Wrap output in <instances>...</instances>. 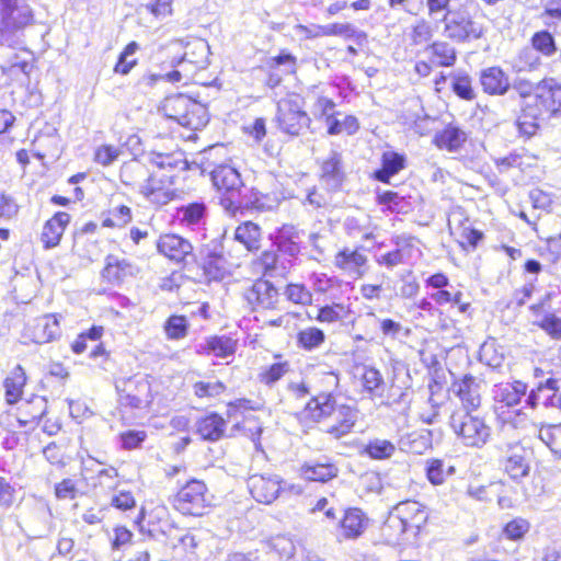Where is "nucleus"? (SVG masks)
I'll list each match as a JSON object with an SVG mask.
<instances>
[{
  "label": "nucleus",
  "instance_id": "c85d7f7f",
  "mask_svg": "<svg viewBox=\"0 0 561 561\" xmlns=\"http://www.w3.org/2000/svg\"><path fill=\"white\" fill-rule=\"evenodd\" d=\"M227 422L217 413H209L197 422V433L205 440L217 442L225 435Z\"/></svg>",
  "mask_w": 561,
  "mask_h": 561
},
{
  "label": "nucleus",
  "instance_id": "c9c22d12",
  "mask_svg": "<svg viewBox=\"0 0 561 561\" xmlns=\"http://www.w3.org/2000/svg\"><path fill=\"white\" fill-rule=\"evenodd\" d=\"M301 476L309 481L327 482L339 473L337 467L330 462H306L300 468Z\"/></svg>",
  "mask_w": 561,
  "mask_h": 561
},
{
  "label": "nucleus",
  "instance_id": "5fc2aeb1",
  "mask_svg": "<svg viewBox=\"0 0 561 561\" xmlns=\"http://www.w3.org/2000/svg\"><path fill=\"white\" fill-rule=\"evenodd\" d=\"M451 89L455 94L462 100L472 101L476 98L472 80L468 75H455L453 77Z\"/></svg>",
  "mask_w": 561,
  "mask_h": 561
},
{
  "label": "nucleus",
  "instance_id": "7c9ffc66",
  "mask_svg": "<svg viewBox=\"0 0 561 561\" xmlns=\"http://www.w3.org/2000/svg\"><path fill=\"white\" fill-rule=\"evenodd\" d=\"M405 168V156L396 151H385L381 157V168L375 171L376 180L389 183L390 179Z\"/></svg>",
  "mask_w": 561,
  "mask_h": 561
},
{
  "label": "nucleus",
  "instance_id": "3c124183",
  "mask_svg": "<svg viewBox=\"0 0 561 561\" xmlns=\"http://www.w3.org/2000/svg\"><path fill=\"white\" fill-rule=\"evenodd\" d=\"M531 46L533 49L546 57H550L557 51L554 37L548 31L536 32L531 37Z\"/></svg>",
  "mask_w": 561,
  "mask_h": 561
},
{
  "label": "nucleus",
  "instance_id": "f8f14e48",
  "mask_svg": "<svg viewBox=\"0 0 561 561\" xmlns=\"http://www.w3.org/2000/svg\"><path fill=\"white\" fill-rule=\"evenodd\" d=\"M172 176L149 175L144 184L140 185V194L157 206L167 205L174 196Z\"/></svg>",
  "mask_w": 561,
  "mask_h": 561
},
{
  "label": "nucleus",
  "instance_id": "774afa93",
  "mask_svg": "<svg viewBox=\"0 0 561 561\" xmlns=\"http://www.w3.org/2000/svg\"><path fill=\"white\" fill-rule=\"evenodd\" d=\"M541 329H543L548 334L560 337L561 336V318H558L554 314H546L539 322Z\"/></svg>",
  "mask_w": 561,
  "mask_h": 561
},
{
  "label": "nucleus",
  "instance_id": "c03bdc74",
  "mask_svg": "<svg viewBox=\"0 0 561 561\" xmlns=\"http://www.w3.org/2000/svg\"><path fill=\"white\" fill-rule=\"evenodd\" d=\"M290 370V364L287 360L276 362L261 368L257 378L260 382L272 387L280 380Z\"/></svg>",
  "mask_w": 561,
  "mask_h": 561
},
{
  "label": "nucleus",
  "instance_id": "1a4fd4ad",
  "mask_svg": "<svg viewBox=\"0 0 561 561\" xmlns=\"http://www.w3.org/2000/svg\"><path fill=\"white\" fill-rule=\"evenodd\" d=\"M210 176L216 188L228 195L221 204L229 211V199H237L244 187L240 173L231 165L220 164L210 172Z\"/></svg>",
  "mask_w": 561,
  "mask_h": 561
},
{
  "label": "nucleus",
  "instance_id": "0e129e2a",
  "mask_svg": "<svg viewBox=\"0 0 561 561\" xmlns=\"http://www.w3.org/2000/svg\"><path fill=\"white\" fill-rule=\"evenodd\" d=\"M529 530V523L524 518H515L507 523L504 534L508 539L518 540Z\"/></svg>",
  "mask_w": 561,
  "mask_h": 561
},
{
  "label": "nucleus",
  "instance_id": "de8ad7c7",
  "mask_svg": "<svg viewBox=\"0 0 561 561\" xmlns=\"http://www.w3.org/2000/svg\"><path fill=\"white\" fill-rule=\"evenodd\" d=\"M512 66L516 72L533 71L540 66V58L531 48L525 47L518 51Z\"/></svg>",
  "mask_w": 561,
  "mask_h": 561
},
{
  "label": "nucleus",
  "instance_id": "052dcab7",
  "mask_svg": "<svg viewBox=\"0 0 561 561\" xmlns=\"http://www.w3.org/2000/svg\"><path fill=\"white\" fill-rule=\"evenodd\" d=\"M131 220V211L127 206H119L110 211V216L103 221L107 227H123Z\"/></svg>",
  "mask_w": 561,
  "mask_h": 561
},
{
  "label": "nucleus",
  "instance_id": "4468645a",
  "mask_svg": "<svg viewBox=\"0 0 561 561\" xmlns=\"http://www.w3.org/2000/svg\"><path fill=\"white\" fill-rule=\"evenodd\" d=\"M24 336L36 344L51 342L60 336L59 322L53 314L41 317L26 328Z\"/></svg>",
  "mask_w": 561,
  "mask_h": 561
},
{
  "label": "nucleus",
  "instance_id": "a878e982",
  "mask_svg": "<svg viewBox=\"0 0 561 561\" xmlns=\"http://www.w3.org/2000/svg\"><path fill=\"white\" fill-rule=\"evenodd\" d=\"M467 141V134L455 125H447L443 130L437 131L433 138V144L448 152H457Z\"/></svg>",
  "mask_w": 561,
  "mask_h": 561
},
{
  "label": "nucleus",
  "instance_id": "4c0bfd02",
  "mask_svg": "<svg viewBox=\"0 0 561 561\" xmlns=\"http://www.w3.org/2000/svg\"><path fill=\"white\" fill-rule=\"evenodd\" d=\"M541 96L536 94L534 98V104L522 105V114L517 119V126L519 133L526 135L528 137L536 134L539 123L538 117L540 115V110L537 106V102Z\"/></svg>",
  "mask_w": 561,
  "mask_h": 561
},
{
  "label": "nucleus",
  "instance_id": "ea45409f",
  "mask_svg": "<svg viewBox=\"0 0 561 561\" xmlns=\"http://www.w3.org/2000/svg\"><path fill=\"white\" fill-rule=\"evenodd\" d=\"M150 163L157 165L159 169L169 170H187L188 164L184 157L183 151H174L171 153H162L152 151L148 156Z\"/></svg>",
  "mask_w": 561,
  "mask_h": 561
},
{
  "label": "nucleus",
  "instance_id": "09e8293b",
  "mask_svg": "<svg viewBox=\"0 0 561 561\" xmlns=\"http://www.w3.org/2000/svg\"><path fill=\"white\" fill-rule=\"evenodd\" d=\"M325 340L324 332L318 328H307L298 332L297 344L299 347L311 351L319 347Z\"/></svg>",
  "mask_w": 561,
  "mask_h": 561
},
{
  "label": "nucleus",
  "instance_id": "423d86ee",
  "mask_svg": "<svg viewBox=\"0 0 561 561\" xmlns=\"http://www.w3.org/2000/svg\"><path fill=\"white\" fill-rule=\"evenodd\" d=\"M119 403L133 409L147 408L152 401L151 385L147 376L134 375L116 381Z\"/></svg>",
  "mask_w": 561,
  "mask_h": 561
},
{
  "label": "nucleus",
  "instance_id": "6e6552de",
  "mask_svg": "<svg viewBox=\"0 0 561 561\" xmlns=\"http://www.w3.org/2000/svg\"><path fill=\"white\" fill-rule=\"evenodd\" d=\"M247 484L253 499L263 504L273 503L282 492H286V483L279 476L272 473L252 474Z\"/></svg>",
  "mask_w": 561,
  "mask_h": 561
},
{
  "label": "nucleus",
  "instance_id": "f704fd0d",
  "mask_svg": "<svg viewBox=\"0 0 561 561\" xmlns=\"http://www.w3.org/2000/svg\"><path fill=\"white\" fill-rule=\"evenodd\" d=\"M25 383V371L21 365H18L9 373L3 382L5 400L9 404H14L21 399Z\"/></svg>",
  "mask_w": 561,
  "mask_h": 561
},
{
  "label": "nucleus",
  "instance_id": "f3484780",
  "mask_svg": "<svg viewBox=\"0 0 561 561\" xmlns=\"http://www.w3.org/2000/svg\"><path fill=\"white\" fill-rule=\"evenodd\" d=\"M480 83L489 95H504L511 88L508 75L499 66H492L480 72Z\"/></svg>",
  "mask_w": 561,
  "mask_h": 561
},
{
  "label": "nucleus",
  "instance_id": "a211bd4d",
  "mask_svg": "<svg viewBox=\"0 0 561 561\" xmlns=\"http://www.w3.org/2000/svg\"><path fill=\"white\" fill-rule=\"evenodd\" d=\"M157 248L159 253L176 262L184 261L193 251L191 242L178 234L161 236Z\"/></svg>",
  "mask_w": 561,
  "mask_h": 561
},
{
  "label": "nucleus",
  "instance_id": "412c9836",
  "mask_svg": "<svg viewBox=\"0 0 561 561\" xmlns=\"http://www.w3.org/2000/svg\"><path fill=\"white\" fill-rule=\"evenodd\" d=\"M339 405L331 392H319L305 407V413L314 422H321L333 415Z\"/></svg>",
  "mask_w": 561,
  "mask_h": 561
},
{
  "label": "nucleus",
  "instance_id": "a18cd8bd",
  "mask_svg": "<svg viewBox=\"0 0 561 561\" xmlns=\"http://www.w3.org/2000/svg\"><path fill=\"white\" fill-rule=\"evenodd\" d=\"M538 436L556 456L561 457V423L542 425Z\"/></svg>",
  "mask_w": 561,
  "mask_h": 561
},
{
  "label": "nucleus",
  "instance_id": "4d7b16f0",
  "mask_svg": "<svg viewBox=\"0 0 561 561\" xmlns=\"http://www.w3.org/2000/svg\"><path fill=\"white\" fill-rule=\"evenodd\" d=\"M139 46L136 42H130L124 50L121 53L118 57V61L115 65L114 71L116 73L121 75H127L131 68L136 65V59H128L130 56H133L137 50Z\"/></svg>",
  "mask_w": 561,
  "mask_h": 561
},
{
  "label": "nucleus",
  "instance_id": "f03ea898",
  "mask_svg": "<svg viewBox=\"0 0 561 561\" xmlns=\"http://www.w3.org/2000/svg\"><path fill=\"white\" fill-rule=\"evenodd\" d=\"M161 111L168 118L192 130L204 128L209 121L204 104L181 93L167 96L162 102Z\"/></svg>",
  "mask_w": 561,
  "mask_h": 561
},
{
  "label": "nucleus",
  "instance_id": "39448f33",
  "mask_svg": "<svg viewBox=\"0 0 561 561\" xmlns=\"http://www.w3.org/2000/svg\"><path fill=\"white\" fill-rule=\"evenodd\" d=\"M274 121L277 128L289 136H299L311 122L304 110V99L298 94H289L277 102Z\"/></svg>",
  "mask_w": 561,
  "mask_h": 561
},
{
  "label": "nucleus",
  "instance_id": "7ed1b4c3",
  "mask_svg": "<svg viewBox=\"0 0 561 561\" xmlns=\"http://www.w3.org/2000/svg\"><path fill=\"white\" fill-rule=\"evenodd\" d=\"M33 19L32 8L21 2L0 10V45L12 48L22 46L24 30L33 23Z\"/></svg>",
  "mask_w": 561,
  "mask_h": 561
},
{
  "label": "nucleus",
  "instance_id": "69168bd1",
  "mask_svg": "<svg viewBox=\"0 0 561 561\" xmlns=\"http://www.w3.org/2000/svg\"><path fill=\"white\" fill-rule=\"evenodd\" d=\"M363 383L365 389L373 393L382 388V375L374 367L366 368L363 375Z\"/></svg>",
  "mask_w": 561,
  "mask_h": 561
},
{
  "label": "nucleus",
  "instance_id": "603ef678",
  "mask_svg": "<svg viewBox=\"0 0 561 561\" xmlns=\"http://www.w3.org/2000/svg\"><path fill=\"white\" fill-rule=\"evenodd\" d=\"M321 34L325 36H344L346 38H365V33L357 31L351 23H333L321 27Z\"/></svg>",
  "mask_w": 561,
  "mask_h": 561
},
{
  "label": "nucleus",
  "instance_id": "2eb2a0df",
  "mask_svg": "<svg viewBox=\"0 0 561 561\" xmlns=\"http://www.w3.org/2000/svg\"><path fill=\"white\" fill-rule=\"evenodd\" d=\"M560 391L559 381L557 379L549 378L530 391L524 400L525 405L530 409H536L539 404L548 409H558Z\"/></svg>",
  "mask_w": 561,
  "mask_h": 561
},
{
  "label": "nucleus",
  "instance_id": "37998d69",
  "mask_svg": "<svg viewBox=\"0 0 561 561\" xmlns=\"http://www.w3.org/2000/svg\"><path fill=\"white\" fill-rule=\"evenodd\" d=\"M397 450L396 445L382 438L370 439L364 447V454L375 460H386L391 458Z\"/></svg>",
  "mask_w": 561,
  "mask_h": 561
},
{
  "label": "nucleus",
  "instance_id": "dca6fc26",
  "mask_svg": "<svg viewBox=\"0 0 561 561\" xmlns=\"http://www.w3.org/2000/svg\"><path fill=\"white\" fill-rule=\"evenodd\" d=\"M392 510L414 535L419 534L421 527L426 524L428 518L425 506L416 501L408 500L400 502Z\"/></svg>",
  "mask_w": 561,
  "mask_h": 561
},
{
  "label": "nucleus",
  "instance_id": "5701e85b",
  "mask_svg": "<svg viewBox=\"0 0 561 561\" xmlns=\"http://www.w3.org/2000/svg\"><path fill=\"white\" fill-rule=\"evenodd\" d=\"M526 392L527 385L522 381L500 383L494 386L493 398L494 401L502 404V407L514 409L522 403Z\"/></svg>",
  "mask_w": 561,
  "mask_h": 561
},
{
  "label": "nucleus",
  "instance_id": "9d476101",
  "mask_svg": "<svg viewBox=\"0 0 561 561\" xmlns=\"http://www.w3.org/2000/svg\"><path fill=\"white\" fill-rule=\"evenodd\" d=\"M482 381L470 375L463 376L459 380H455L449 391L459 399L461 407L456 410H468L477 412L481 405Z\"/></svg>",
  "mask_w": 561,
  "mask_h": 561
},
{
  "label": "nucleus",
  "instance_id": "49530a36",
  "mask_svg": "<svg viewBox=\"0 0 561 561\" xmlns=\"http://www.w3.org/2000/svg\"><path fill=\"white\" fill-rule=\"evenodd\" d=\"M236 341L228 336H213L206 342V350L217 357L226 358L236 352Z\"/></svg>",
  "mask_w": 561,
  "mask_h": 561
},
{
  "label": "nucleus",
  "instance_id": "6e6d98bb",
  "mask_svg": "<svg viewBox=\"0 0 561 561\" xmlns=\"http://www.w3.org/2000/svg\"><path fill=\"white\" fill-rule=\"evenodd\" d=\"M511 87L522 99L520 106L526 104H533L531 102H529V100L533 98L534 93L538 89L542 88L540 82L534 83L533 81L524 78H516L513 81V83H511Z\"/></svg>",
  "mask_w": 561,
  "mask_h": 561
},
{
  "label": "nucleus",
  "instance_id": "864d4df0",
  "mask_svg": "<svg viewBox=\"0 0 561 561\" xmlns=\"http://www.w3.org/2000/svg\"><path fill=\"white\" fill-rule=\"evenodd\" d=\"M188 329L184 316H171L164 323V331L170 340H180L186 336Z\"/></svg>",
  "mask_w": 561,
  "mask_h": 561
},
{
  "label": "nucleus",
  "instance_id": "9b49d317",
  "mask_svg": "<svg viewBox=\"0 0 561 561\" xmlns=\"http://www.w3.org/2000/svg\"><path fill=\"white\" fill-rule=\"evenodd\" d=\"M244 298L254 311L275 310L279 305V293L268 280L259 279L244 293Z\"/></svg>",
  "mask_w": 561,
  "mask_h": 561
},
{
  "label": "nucleus",
  "instance_id": "bf43d9fd",
  "mask_svg": "<svg viewBox=\"0 0 561 561\" xmlns=\"http://www.w3.org/2000/svg\"><path fill=\"white\" fill-rule=\"evenodd\" d=\"M284 294L289 301L298 305H308L312 300L310 290L302 284L287 285Z\"/></svg>",
  "mask_w": 561,
  "mask_h": 561
},
{
  "label": "nucleus",
  "instance_id": "aec40b11",
  "mask_svg": "<svg viewBox=\"0 0 561 561\" xmlns=\"http://www.w3.org/2000/svg\"><path fill=\"white\" fill-rule=\"evenodd\" d=\"M331 419L332 424L325 428V432L337 439L352 432L357 421V410L353 407L341 404Z\"/></svg>",
  "mask_w": 561,
  "mask_h": 561
},
{
  "label": "nucleus",
  "instance_id": "72a5a7b5",
  "mask_svg": "<svg viewBox=\"0 0 561 561\" xmlns=\"http://www.w3.org/2000/svg\"><path fill=\"white\" fill-rule=\"evenodd\" d=\"M234 240L243 244L249 252L257 251L262 240L261 228L252 221L242 222L234 230Z\"/></svg>",
  "mask_w": 561,
  "mask_h": 561
},
{
  "label": "nucleus",
  "instance_id": "8fccbe9b",
  "mask_svg": "<svg viewBox=\"0 0 561 561\" xmlns=\"http://www.w3.org/2000/svg\"><path fill=\"white\" fill-rule=\"evenodd\" d=\"M178 215L186 225H197L206 215V205L201 202L183 205L178 209Z\"/></svg>",
  "mask_w": 561,
  "mask_h": 561
},
{
  "label": "nucleus",
  "instance_id": "f257e3e1",
  "mask_svg": "<svg viewBox=\"0 0 561 561\" xmlns=\"http://www.w3.org/2000/svg\"><path fill=\"white\" fill-rule=\"evenodd\" d=\"M449 425L466 447L482 448L492 437V427L477 412L454 410L449 417Z\"/></svg>",
  "mask_w": 561,
  "mask_h": 561
},
{
  "label": "nucleus",
  "instance_id": "13d9d810",
  "mask_svg": "<svg viewBox=\"0 0 561 561\" xmlns=\"http://www.w3.org/2000/svg\"><path fill=\"white\" fill-rule=\"evenodd\" d=\"M358 128V121L354 116H345L343 121H339L336 117H333L328 124V133L330 135H337L342 131H346L352 135L356 133Z\"/></svg>",
  "mask_w": 561,
  "mask_h": 561
},
{
  "label": "nucleus",
  "instance_id": "bb28decb",
  "mask_svg": "<svg viewBox=\"0 0 561 561\" xmlns=\"http://www.w3.org/2000/svg\"><path fill=\"white\" fill-rule=\"evenodd\" d=\"M366 526L364 513L358 508H351L345 512L340 523L339 536L344 539H356L364 533Z\"/></svg>",
  "mask_w": 561,
  "mask_h": 561
},
{
  "label": "nucleus",
  "instance_id": "cd10ccee",
  "mask_svg": "<svg viewBox=\"0 0 561 561\" xmlns=\"http://www.w3.org/2000/svg\"><path fill=\"white\" fill-rule=\"evenodd\" d=\"M138 272L136 265L126 259H119L115 255L106 257V265L103 270V276L112 283H121L126 277L133 276Z\"/></svg>",
  "mask_w": 561,
  "mask_h": 561
},
{
  "label": "nucleus",
  "instance_id": "58836bf2",
  "mask_svg": "<svg viewBox=\"0 0 561 561\" xmlns=\"http://www.w3.org/2000/svg\"><path fill=\"white\" fill-rule=\"evenodd\" d=\"M426 478L433 485L443 484L447 478L456 472L454 465L444 459L432 458L426 461Z\"/></svg>",
  "mask_w": 561,
  "mask_h": 561
},
{
  "label": "nucleus",
  "instance_id": "6ab92c4d",
  "mask_svg": "<svg viewBox=\"0 0 561 561\" xmlns=\"http://www.w3.org/2000/svg\"><path fill=\"white\" fill-rule=\"evenodd\" d=\"M320 180L330 191H337L341 188L345 180V172L343 169L342 156L339 152H331L322 162Z\"/></svg>",
  "mask_w": 561,
  "mask_h": 561
},
{
  "label": "nucleus",
  "instance_id": "c756f323",
  "mask_svg": "<svg viewBox=\"0 0 561 561\" xmlns=\"http://www.w3.org/2000/svg\"><path fill=\"white\" fill-rule=\"evenodd\" d=\"M430 62L438 67H451L457 60L456 48L447 42L436 41L425 49Z\"/></svg>",
  "mask_w": 561,
  "mask_h": 561
},
{
  "label": "nucleus",
  "instance_id": "680f3d73",
  "mask_svg": "<svg viewBox=\"0 0 561 561\" xmlns=\"http://www.w3.org/2000/svg\"><path fill=\"white\" fill-rule=\"evenodd\" d=\"M122 153V150L112 145H102L95 150L94 160L104 165L107 167L112 164Z\"/></svg>",
  "mask_w": 561,
  "mask_h": 561
},
{
  "label": "nucleus",
  "instance_id": "79ce46f5",
  "mask_svg": "<svg viewBox=\"0 0 561 561\" xmlns=\"http://www.w3.org/2000/svg\"><path fill=\"white\" fill-rule=\"evenodd\" d=\"M47 412V400L41 396H34L21 408V415L25 419L20 417L21 424L37 423Z\"/></svg>",
  "mask_w": 561,
  "mask_h": 561
},
{
  "label": "nucleus",
  "instance_id": "0eeeda50",
  "mask_svg": "<svg viewBox=\"0 0 561 561\" xmlns=\"http://www.w3.org/2000/svg\"><path fill=\"white\" fill-rule=\"evenodd\" d=\"M208 505L207 486L195 479L183 485L174 499L175 510L183 515L202 516Z\"/></svg>",
  "mask_w": 561,
  "mask_h": 561
},
{
  "label": "nucleus",
  "instance_id": "338daca9",
  "mask_svg": "<svg viewBox=\"0 0 561 561\" xmlns=\"http://www.w3.org/2000/svg\"><path fill=\"white\" fill-rule=\"evenodd\" d=\"M78 494L77 484L71 479H64L55 486V495L59 500H73Z\"/></svg>",
  "mask_w": 561,
  "mask_h": 561
},
{
  "label": "nucleus",
  "instance_id": "473e14b6",
  "mask_svg": "<svg viewBox=\"0 0 561 561\" xmlns=\"http://www.w3.org/2000/svg\"><path fill=\"white\" fill-rule=\"evenodd\" d=\"M263 275L277 277L284 276L290 268V260H280L275 251H264L255 261Z\"/></svg>",
  "mask_w": 561,
  "mask_h": 561
},
{
  "label": "nucleus",
  "instance_id": "e433bc0d",
  "mask_svg": "<svg viewBox=\"0 0 561 561\" xmlns=\"http://www.w3.org/2000/svg\"><path fill=\"white\" fill-rule=\"evenodd\" d=\"M411 531L403 520L391 510L381 528L385 540L392 546L400 545L407 533Z\"/></svg>",
  "mask_w": 561,
  "mask_h": 561
},
{
  "label": "nucleus",
  "instance_id": "393cba45",
  "mask_svg": "<svg viewBox=\"0 0 561 561\" xmlns=\"http://www.w3.org/2000/svg\"><path fill=\"white\" fill-rule=\"evenodd\" d=\"M366 263V255L358 249L352 250L345 248L337 252L336 255L334 256V265L337 268L356 277H360L364 274L362 268L365 266Z\"/></svg>",
  "mask_w": 561,
  "mask_h": 561
},
{
  "label": "nucleus",
  "instance_id": "4be33fe9",
  "mask_svg": "<svg viewBox=\"0 0 561 561\" xmlns=\"http://www.w3.org/2000/svg\"><path fill=\"white\" fill-rule=\"evenodd\" d=\"M209 46L204 39H195L188 43L181 59L182 64H187L191 72L195 75L198 70L206 69L209 60Z\"/></svg>",
  "mask_w": 561,
  "mask_h": 561
},
{
  "label": "nucleus",
  "instance_id": "20e7f679",
  "mask_svg": "<svg viewBox=\"0 0 561 561\" xmlns=\"http://www.w3.org/2000/svg\"><path fill=\"white\" fill-rule=\"evenodd\" d=\"M443 21L445 36L457 43L479 39L485 32L483 23L465 7L447 10L443 15Z\"/></svg>",
  "mask_w": 561,
  "mask_h": 561
},
{
  "label": "nucleus",
  "instance_id": "2f4dec72",
  "mask_svg": "<svg viewBox=\"0 0 561 561\" xmlns=\"http://www.w3.org/2000/svg\"><path fill=\"white\" fill-rule=\"evenodd\" d=\"M271 199L267 195L262 194L257 190L251 188L248 193H240L237 199H229V211L234 213L240 207L253 208L256 210L271 209Z\"/></svg>",
  "mask_w": 561,
  "mask_h": 561
},
{
  "label": "nucleus",
  "instance_id": "e2e57ef3",
  "mask_svg": "<svg viewBox=\"0 0 561 561\" xmlns=\"http://www.w3.org/2000/svg\"><path fill=\"white\" fill-rule=\"evenodd\" d=\"M225 390L220 381H198L194 385V393L199 398L216 397Z\"/></svg>",
  "mask_w": 561,
  "mask_h": 561
},
{
  "label": "nucleus",
  "instance_id": "a19ab883",
  "mask_svg": "<svg viewBox=\"0 0 561 561\" xmlns=\"http://www.w3.org/2000/svg\"><path fill=\"white\" fill-rule=\"evenodd\" d=\"M149 175L145 164L138 160L124 163L119 172L121 180L125 185L137 186L139 191L140 185L145 183Z\"/></svg>",
  "mask_w": 561,
  "mask_h": 561
},
{
  "label": "nucleus",
  "instance_id": "ddd939ff",
  "mask_svg": "<svg viewBox=\"0 0 561 561\" xmlns=\"http://www.w3.org/2000/svg\"><path fill=\"white\" fill-rule=\"evenodd\" d=\"M503 467L512 480L519 482L530 471L529 451L517 443L507 445Z\"/></svg>",
  "mask_w": 561,
  "mask_h": 561
},
{
  "label": "nucleus",
  "instance_id": "b1692460",
  "mask_svg": "<svg viewBox=\"0 0 561 561\" xmlns=\"http://www.w3.org/2000/svg\"><path fill=\"white\" fill-rule=\"evenodd\" d=\"M69 221V214L58 211L45 222L41 233V241L43 242L45 249H51L59 244Z\"/></svg>",
  "mask_w": 561,
  "mask_h": 561
}]
</instances>
